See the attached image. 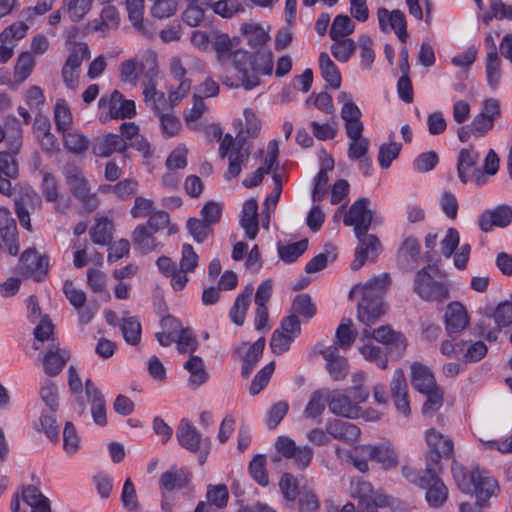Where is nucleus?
Here are the masks:
<instances>
[{"label":"nucleus","mask_w":512,"mask_h":512,"mask_svg":"<svg viewBox=\"0 0 512 512\" xmlns=\"http://www.w3.org/2000/svg\"><path fill=\"white\" fill-rule=\"evenodd\" d=\"M80 447V438L72 422H66L63 431V449L69 454H75Z\"/></svg>","instance_id":"nucleus-55"},{"label":"nucleus","mask_w":512,"mask_h":512,"mask_svg":"<svg viewBox=\"0 0 512 512\" xmlns=\"http://www.w3.org/2000/svg\"><path fill=\"white\" fill-rule=\"evenodd\" d=\"M14 206L20 225L27 231H32L30 216L42 207L40 195L32 186L23 185L14 199Z\"/></svg>","instance_id":"nucleus-7"},{"label":"nucleus","mask_w":512,"mask_h":512,"mask_svg":"<svg viewBox=\"0 0 512 512\" xmlns=\"http://www.w3.org/2000/svg\"><path fill=\"white\" fill-rule=\"evenodd\" d=\"M298 496L299 512H316L319 509L320 502L313 491L303 487Z\"/></svg>","instance_id":"nucleus-63"},{"label":"nucleus","mask_w":512,"mask_h":512,"mask_svg":"<svg viewBox=\"0 0 512 512\" xmlns=\"http://www.w3.org/2000/svg\"><path fill=\"white\" fill-rule=\"evenodd\" d=\"M253 286L247 285L242 293H240L229 312L231 321L237 326H242L245 321V314L250 306Z\"/></svg>","instance_id":"nucleus-33"},{"label":"nucleus","mask_w":512,"mask_h":512,"mask_svg":"<svg viewBox=\"0 0 512 512\" xmlns=\"http://www.w3.org/2000/svg\"><path fill=\"white\" fill-rule=\"evenodd\" d=\"M265 347V338L260 337L257 341H255L246 352L243 365L241 368V374L244 378H248L253 371L254 367L258 363L259 359L263 354V350Z\"/></svg>","instance_id":"nucleus-36"},{"label":"nucleus","mask_w":512,"mask_h":512,"mask_svg":"<svg viewBox=\"0 0 512 512\" xmlns=\"http://www.w3.org/2000/svg\"><path fill=\"white\" fill-rule=\"evenodd\" d=\"M49 259L38 254L35 250H25L19 260L18 272L26 277L41 281L48 273Z\"/></svg>","instance_id":"nucleus-9"},{"label":"nucleus","mask_w":512,"mask_h":512,"mask_svg":"<svg viewBox=\"0 0 512 512\" xmlns=\"http://www.w3.org/2000/svg\"><path fill=\"white\" fill-rule=\"evenodd\" d=\"M40 397L45 405L51 410V412H55L58 409V390L52 381L46 379L42 382L40 388Z\"/></svg>","instance_id":"nucleus-54"},{"label":"nucleus","mask_w":512,"mask_h":512,"mask_svg":"<svg viewBox=\"0 0 512 512\" xmlns=\"http://www.w3.org/2000/svg\"><path fill=\"white\" fill-rule=\"evenodd\" d=\"M420 251V244L415 237L406 238L397 254L399 267L403 271H411L414 269L418 263Z\"/></svg>","instance_id":"nucleus-25"},{"label":"nucleus","mask_w":512,"mask_h":512,"mask_svg":"<svg viewBox=\"0 0 512 512\" xmlns=\"http://www.w3.org/2000/svg\"><path fill=\"white\" fill-rule=\"evenodd\" d=\"M479 157V153L473 148H465L459 152L457 172L463 183H467L473 168L475 172L480 173V170L475 167Z\"/></svg>","instance_id":"nucleus-31"},{"label":"nucleus","mask_w":512,"mask_h":512,"mask_svg":"<svg viewBox=\"0 0 512 512\" xmlns=\"http://www.w3.org/2000/svg\"><path fill=\"white\" fill-rule=\"evenodd\" d=\"M444 323L449 336L462 332L469 323L466 308L460 302L448 304L444 315Z\"/></svg>","instance_id":"nucleus-14"},{"label":"nucleus","mask_w":512,"mask_h":512,"mask_svg":"<svg viewBox=\"0 0 512 512\" xmlns=\"http://www.w3.org/2000/svg\"><path fill=\"white\" fill-rule=\"evenodd\" d=\"M471 492L474 490L477 497V504L483 506L484 503L495 493L498 484L495 479L484 476L479 469H474L470 473Z\"/></svg>","instance_id":"nucleus-21"},{"label":"nucleus","mask_w":512,"mask_h":512,"mask_svg":"<svg viewBox=\"0 0 512 512\" xmlns=\"http://www.w3.org/2000/svg\"><path fill=\"white\" fill-rule=\"evenodd\" d=\"M383 314L384 310L382 308L381 297H362L361 301L358 303L357 317L366 328L375 324Z\"/></svg>","instance_id":"nucleus-23"},{"label":"nucleus","mask_w":512,"mask_h":512,"mask_svg":"<svg viewBox=\"0 0 512 512\" xmlns=\"http://www.w3.org/2000/svg\"><path fill=\"white\" fill-rule=\"evenodd\" d=\"M429 450L426 454L427 468L441 470V460L453 457L454 445L450 437L430 429L426 433Z\"/></svg>","instance_id":"nucleus-6"},{"label":"nucleus","mask_w":512,"mask_h":512,"mask_svg":"<svg viewBox=\"0 0 512 512\" xmlns=\"http://www.w3.org/2000/svg\"><path fill=\"white\" fill-rule=\"evenodd\" d=\"M240 225L249 239L253 240L256 238L259 229L258 202L256 199L251 198L244 202Z\"/></svg>","instance_id":"nucleus-27"},{"label":"nucleus","mask_w":512,"mask_h":512,"mask_svg":"<svg viewBox=\"0 0 512 512\" xmlns=\"http://www.w3.org/2000/svg\"><path fill=\"white\" fill-rule=\"evenodd\" d=\"M400 150L401 145L395 142L381 145L378 153L379 165L383 169L390 167L392 161L398 157Z\"/></svg>","instance_id":"nucleus-64"},{"label":"nucleus","mask_w":512,"mask_h":512,"mask_svg":"<svg viewBox=\"0 0 512 512\" xmlns=\"http://www.w3.org/2000/svg\"><path fill=\"white\" fill-rule=\"evenodd\" d=\"M127 148V142L120 135L114 133L98 136L92 141V152L97 157L106 158L115 152L124 153Z\"/></svg>","instance_id":"nucleus-12"},{"label":"nucleus","mask_w":512,"mask_h":512,"mask_svg":"<svg viewBox=\"0 0 512 512\" xmlns=\"http://www.w3.org/2000/svg\"><path fill=\"white\" fill-rule=\"evenodd\" d=\"M291 311L292 314H295L297 317L303 316L310 319L315 315L316 307L308 294H301L294 299Z\"/></svg>","instance_id":"nucleus-51"},{"label":"nucleus","mask_w":512,"mask_h":512,"mask_svg":"<svg viewBox=\"0 0 512 512\" xmlns=\"http://www.w3.org/2000/svg\"><path fill=\"white\" fill-rule=\"evenodd\" d=\"M512 222V207L509 205H499L493 210H487L481 214L479 226L482 231L488 232L494 226L506 227Z\"/></svg>","instance_id":"nucleus-17"},{"label":"nucleus","mask_w":512,"mask_h":512,"mask_svg":"<svg viewBox=\"0 0 512 512\" xmlns=\"http://www.w3.org/2000/svg\"><path fill=\"white\" fill-rule=\"evenodd\" d=\"M320 354L327 362V369L335 381L343 380L349 371L347 359L338 354L336 346H329L320 351Z\"/></svg>","instance_id":"nucleus-22"},{"label":"nucleus","mask_w":512,"mask_h":512,"mask_svg":"<svg viewBox=\"0 0 512 512\" xmlns=\"http://www.w3.org/2000/svg\"><path fill=\"white\" fill-rule=\"evenodd\" d=\"M350 493L353 498L359 500L358 504L374 502L377 496L383 495L382 493L374 492L371 483L363 480H352Z\"/></svg>","instance_id":"nucleus-42"},{"label":"nucleus","mask_w":512,"mask_h":512,"mask_svg":"<svg viewBox=\"0 0 512 512\" xmlns=\"http://www.w3.org/2000/svg\"><path fill=\"white\" fill-rule=\"evenodd\" d=\"M132 241L142 253H149L159 251L162 247L160 242H157L154 233L147 229V226L138 225L132 233Z\"/></svg>","instance_id":"nucleus-30"},{"label":"nucleus","mask_w":512,"mask_h":512,"mask_svg":"<svg viewBox=\"0 0 512 512\" xmlns=\"http://www.w3.org/2000/svg\"><path fill=\"white\" fill-rule=\"evenodd\" d=\"M355 29V24L347 15H338L334 18L330 29V37L332 40L338 38H346Z\"/></svg>","instance_id":"nucleus-48"},{"label":"nucleus","mask_w":512,"mask_h":512,"mask_svg":"<svg viewBox=\"0 0 512 512\" xmlns=\"http://www.w3.org/2000/svg\"><path fill=\"white\" fill-rule=\"evenodd\" d=\"M121 331L127 343L131 345L139 343L141 339V324L135 317H124Z\"/></svg>","instance_id":"nucleus-49"},{"label":"nucleus","mask_w":512,"mask_h":512,"mask_svg":"<svg viewBox=\"0 0 512 512\" xmlns=\"http://www.w3.org/2000/svg\"><path fill=\"white\" fill-rule=\"evenodd\" d=\"M319 66L324 80L333 88L338 89L341 86V75L326 52H322L319 56Z\"/></svg>","instance_id":"nucleus-37"},{"label":"nucleus","mask_w":512,"mask_h":512,"mask_svg":"<svg viewBox=\"0 0 512 512\" xmlns=\"http://www.w3.org/2000/svg\"><path fill=\"white\" fill-rule=\"evenodd\" d=\"M35 65V60L31 53L22 52L18 56L17 63L14 68V78L17 83L24 82L31 74Z\"/></svg>","instance_id":"nucleus-45"},{"label":"nucleus","mask_w":512,"mask_h":512,"mask_svg":"<svg viewBox=\"0 0 512 512\" xmlns=\"http://www.w3.org/2000/svg\"><path fill=\"white\" fill-rule=\"evenodd\" d=\"M8 151H0V193L5 196L12 194L11 179L19 174L18 164L14 159L22 146V133L18 129L16 134L6 138Z\"/></svg>","instance_id":"nucleus-3"},{"label":"nucleus","mask_w":512,"mask_h":512,"mask_svg":"<svg viewBox=\"0 0 512 512\" xmlns=\"http://www.w3.org/2000/svg\"><path fill=\"white\" fill-rule=\"evenodd\" d=\"M54 120L59 132L62 133L69 130L72 123V114L68 104L64 100L57 101L54 110Z\"/></svg>","instance_id":"nucleus-52"},{"label":"nucleus","mask_w":512,"mask_h":512,"mask_svg":"<svg viewBox=\"0 0 512 512\" xmlns=\"http://www.w3.org/2000/svg\"><path fill=\"white\" fill-rule=\"evenodd\" d=\"M307 247L308 241L304 239L290 245L278 246V253L283 261L291 263L298 259Z\"/></svg>","instance_id":"nucleus-53"},{"label":"nucleus","mask_w":512,"mask_h":512,"mask_svg":"<svg viewBox=\"0 0 512 512\" xmlns=\"http://www.w3.org/2000/svg\"><path fill=\"white\" fill-rule=\"evenodd\" d=\"M126 8L133 26L139 32L146 34L147 31L143 22L144 0H126Z\"/></svg>","instance_id":"nucleus-47"},{"label":"nucleus","mask_w":512,"mask_h":512,"mask_svg":"<svg viewBox=\"0 0 512 512\" xmlns=\"http://www.w3.org/2000/svg\"><path fill=\"white\" fill-rule=\"evenodd\" d=\"M85 393L88 402L91 404L93 421L100 426L107 424L106 402L102 392L96 387L91 379L85 381Z\"/></svg>","instance_id":"nucleus-18"},{"label":"nucleus","mask_w":512,"mask_h":512,"mask_svg":"<svg viewBox=\"0 0 512 512\" xmlns=\"http://www.w3.org/2000/svg\"><path fill=\"white\" fill-rule=\"evenodd\" d=\"M326 431L331 437L346 443H353L360 436V429L355 424L342 420L330 422Z\"/></svg>","instance_id":"nucleus-28"},{"label":"nucleus","mask_w":512,"mask_h":512,"mask_svg":"<svg viewBox=\"0 0 512 512\" xmlns=\"http://www.w3.org/2000/svg\"><path fill=\"white\" fill-rule=\"evenodd\" d=\"M434 267L429 265L418 270L414 277V292L424 301L442 302L449 298L448 287L434 279L432 272Z\"/></svg>","instance_id":"nucleus-4"},{"label":"nucleus","mask_w":512,"mask_h":512,"mask_svg":"<svg viewBox=\"0 0 512 512\" xmlns=\"http://www.w3.org/2000/svg\"><path fill=\"white\" fill-rule=\"evenodd\" d=\"M383 314L384 310L382 308L381 297H362L361 301L358 303L357 317L366 328L375 324Z\"/></svg>","instance_id":"nucleus-24"},{"label":"nucleus","mask_w":512,"mask_h":512,"mask_svg":"<svg viewBox=\"0 0 512 512\" xmlns=\"http://www.w3.org/2000/svg\"><path fill=\"white\" fill-rule=\"evenodd\" d=\"M70 359L67 350L61 348L58 343H50L43 355V369L47 376L54 377L61 373Z\"/></svg>","instance_id":"nucleus-13"},{"label":"nucleus","mask_w":512,"mask_h":512,"mask_svg":"<svg viewBox=\"0 0 512 512\" xmlns=\"http://www.w3.org/2000/svg\"><path fill=\"white\" fill-rule=\"evenodd\" d=\"M265 456L264 455H256L249 464V472L254 478V480L262 485L267 486L269 483V478L265 469Z\"/></svg>","instance_id":"nucleus-58"},{"label":"nucleus","mask_w":512,"mask_h":512,"mask_svg":"<svg viewBox=\"0 0 512 512\" xmlns=\"http://www.w3.org/2000/svg\"><path fill=\"white\" fill-rule=\"evenodd\" d=\"M486 76L490 87L495 88L501 77L500 60L496 44L492 42L486 57Z\"/></svg>","instance_id":"nucleus-40"},{"label":"nucleus","mask_w":512,"mask_h":512,"mask_svg":"<svg viewBox=\"0 0 512 512\" xmlns=\"http://www.w3.org/2000/svg\"><path fill=\"white\" fill-rule=\"evenodd\" d=\"M232 61L235 68L238 71V79L241 82V86L246 90H252L259 85V78L254 74L250 73L246 68V64L251 65L252 56L245 50L237 49L232 53Z\"/></svg>","instance_id":"nucleus-19"},{"label":"nucleus","mask_w":512,"mask_h":512,"mask_svg":"<svg viewBox=\"0 0 512 512\" xmlns=\"http://www.w3.org/2000/svg\"><path fill=\"white\" fill-rule=\"evenodd\" d=\"M390 283L391 278L389 274L382 273L368 280L363 285H356L351 291V294L359 291L362 294V297H381V294L387 290Z\"/></svg>","instance_id":"nucleus-29"},{"label":"nucleus","mask_w":512,"mask_h":512,"mask_svg":"<svg viewBox=\"0 0 512 512\" xmlns=\"http://www.w3.org/2000/svg\"><path fill=\"white\" fill-rule=\"evenodd\" d=\"M441 470L427 468L429 477L426 479L428 485L421 486L420 488L426 490V500L432 507H440L444 504L447 499L448 492L447 488L441 479L438 477V473Z\"/></svg>","instance_id":"nucleus-15"},{"label":"nucleus","mask_w":512,"mask_h":512,"mask_svg":"<svg viewBox=\"0 0 512 512\" xmlns=\"http://www.w3.org/2000/svg\"><path fill=\"white\" fill-rule=\"evenodd\" d=\"M28 29V25L24 22L13 23L0 33V42L10 44L13 40H20L25 37Z\"/></svg>","instance_id":"nucleus-60"},{"label":"nucleus","mask_w":512,"mask_h":512,"mask_svg":"<svg viewBox=\"0 0 512 512\" xmlns=\"http://www.w3.org/2000/svg\"><path fill=\"white\" fill-rule=\"evenodd\" d=\"M176 437L179 444L190 452H197L201 446L202 435L187 419H182L177 427Z\"/></svg>","instance_id":"nucleus-26"},{"label":"nucleus","mask_w":512,"mask_h":512,"mask_svg":"<svg viewBox=\"0 0 512 512\" xmlns=\"http://www.w3.org/2000/svg\"><path fill=\"white\" fill-rule=\"evenodd\" d=\"M62 138L64 147L73 154L82 155L88 150L89 140L79 131L69 129L62 132Z\"/></svg>","instance_id":"nucleus-35"},{"label":"nucleus","mask_w":512,"mask_h":512,"mask_svg":"<svg viewBox=\"0 0 512 512\" xmlns=\"http://www.w3.org/2000/svg\"><path fill=\"white\" fill-rule=\"evenodd\" d=\"M273 371L274 362H270L256 374L249 387L251 395H257L268 384Z\"/></svg>","instance_id":"nucleus-62"},{"label":"nucleus","mask_w":512,"mask_h":512,"mask_svg":"<svg viewBox=\"0 0 512 512\" xmlns=\"http://www.w3.org/2000/svg\"><path fill=\"white\" fill-rule=\"evenodd\" d=\"M377 18L381 31L387 32L389 24L399 40L401 42H406L408 37L407 24L405 15L401 10L396 9L390 12L388 9L380 7L377 10Z\"/></svg>","instance_id":"nucleus-11"},{"label":"nucleus","mask_w":512,"mask_h":512,"mask_svg":"<svg viewBox=\"0 0 512 512\" xmlns=\"http://www.w3.org/2000/svg\"><path fill=\"white\" fill-rule=\"evenodd\" d=\"M251 69L254 73L270 75L273 71V53L270 49H259L252 56Z\"/></svg>","instance_id":"nucleus-41"},{"label":"nucleus","mask_w":512,"mask_h":512,"mask_svg":"<svg viewBox=\"0 0 512 512\" xmlns=\"http://www.w3.org/2000/svg\"><path fill=\"white\" fill-rule=\"evenodd\" d=\"M187 229L193 239L199 243L203 242L211 232V225L204 219L190 218L187 221Z\"/></svg>","instance_id":"nucleus-61"},{"label":"nucleus","mask_w":512,"mask_h":512,"mask_svg":"<svg viewBox=\"0 0 512 512\" xmlns=\"http://www.w3.org/2000/svg\"><path fill=\"white\" fill-rule=\"evenodd\" d=\"M184 368L189 371V383L195 387H199L207 380V372L204 369L202 358L199 356H191L185 363Z\"/></svg>","instance_id":"nucleus-43"},{"label":"nucleus","mask_w":512,"mask_h":512,"mask_svg":"<svg viewBox=\"0 0 512 512\" xmlns=\"http://www.w3.org/2000/svg\"><path fill=\"white\" fill-rule=\"evenodd\" d=\"M360 352L366 360L375 363L381 369H386L388 359L381 347L365 344L360 348Z\"/></svg>","instance_id":"nucleus-57"},{"label":"nucleus","mask_w":512,"mask_h":512,"mask_svg":"<svg viewBox=\"0 0 512 512\" xmlns=\"http://www.w3.org/2000/svg\"><path fill=\"white\" fill-rule=\"evenodd\" d=\"M333 41L334 44L331 46L332 55L340 62H347L355 52V42L350 38H338Z\"/></svg>","instance_id":"nucleus-46"},{"label":"nucleus","mask_w":512,"mask_h":512,"mask_svg":"<svg viewBox=\"0 0 512 512\" xmlns=\"http://www.w3.org/2000/svg\"><path fill=\"white\" fill-rule=\"evenodd\" d=\"M247 137L245 130H240L235 138L230 134H226L220 144L219 154L222 158H228L229 165L225 173L226 179L237 177L244 166L249 160L250 146L247 144Z\"/></svg>","instance_id":"nucleus-2"},{"label":"nucleus","mask_w":512,"mask_h":512,"mask_svg":"<svg viewBox=\"0 0 512 512\" xmlns=\"http://www.w3.org/2000/svg\"><path fill=\"white\" fill-rule=\"evenodd\" d=\"M241 32L246 37L248 45L255 51L267 48L265 44L269 39V35L262 27L253 24H243Z\"/></svg>","instance_id":"nucleus-38"},{"label":"nucleus","mask_w":512,"mask_h":512,"mask_svg":"<svg viewBox=\"0 0 512 512\" xmlns=\"http://www.w3.org/2000/svg\"><path fill=\"white\" fill-rule=\"evenodd\" d=\"M191 480V473L187 470L171 469L164 472L159 480L160 487L167 491L185 488Z\"/></svg>","instance_id":"nucleus-34"},{"label":"nucleus","mask_w":512,"mask_h":512,"mask_svg":"<svg viewBox=\"0 0 512 512\" xmlns=\"http://www.w3.org/2000/svg\"><path fill=\"white\" fill-rule=\"evenodd\" d=\"M98 105L99 108L108 107L112 119L131 118L136 114L135 102L124 99L118 90H114L109 97L102 96Z\"/></svg>","instance_id":"nucleus-10"},{"label":"nucleus","mask_w":512,"mask_h":512,"mask_svg":"<svg viewBox=\"0 0 512 512\" xmlns=\"http://www.w3.org/2000/svg\"><path fill=\"white\" fill-rule=\"evenodd\" d=\"M119 25L118 11L114 6H106L102 9L100 19L95 20L93 28L95 31L105 32L110 29H117Z\"/></svg>","instance_id":"nucleus-44"},{"label":"nucleus","mask_w":512,"mask_h":512,"mask_svg":"<svg viewBox=\"0 0 512 512\" xmlns=\"http://www.w3.org/2000/svg\"><path fill=\"white\" fill-rule=\"evenodd\" d=\"M351 326L352 321L350 319H343L336 330V341L343 349L350 348L355 341L356 334L352 331Z\"/></svg>","instance_id":"nucleus-59"},{"label":"nucleus","mask_w":512,"mask_h":512,"mask_svg":"<svg viewBox=\"0 0 512 512\" xmlns=\"http://www.w3.org/2000/svg\"><path fill=\"white\" fill-rule=\"evenodd\" d=\"M65 180L69 192L82 203L86 211L91 212L97 208L98 200L91 193V185L79 167L68 165L65 168Z\"/></svg>","instance_id":"nucleus-5"},{"label":"nucleus","mask_w":512,"mask_h":512,"mask_svg":"<svg viewBox=\"0 0 512 512\" xmlns=\"http://www.w3.org/2000/svg\"><path fill=\"white\" fill-rule=\"evenodd\" d=\"M373 219V212L369 208V199L362 197L356 200L345 214L343 223L346 226H353L356 238L359 241V247L355 251V259L351 264V269L359 270L368 259L369 254L377 253L380 248L379 239L372 234H368Z\"/></svg>","instance_id":"nucleus-1"},{"label":"nucleus","mask_w":512,"mask_h":512,"mask_svg":"<svg viewBox=\"0 0 512 512\" xmlns=\"http://www.w3.org/2000/svg\"><path fill=\"white\" fill-rule=\"evenodd\" d=\"M412 372V385L420 393L429 392L438 388L435 383V378L432 372L426 366L414 363L411 366Z\"/></svg>","instance_id":"nucleus-32"},{"label":"nucleus","mask_w":512,"mask_h":512,"mask_svg":"<svg viewBox=\"0 0 512 512\" xmlns=\"http://www.w3.org/2000/svg\"><path fill=\"white\" fill-rule=\"evenodd\" d=\"M423 394L427 395V400L422 407V413L426 417H432L443 405V391L438 387Z\"/></svg>","instance_id":"nucleus-56"},{"label":"nucleus","mask_w":512,"mask_h":512,"mask_svg":"<svg viewBox=\"0 0 512 512\" xmlns=\"http://www.w3.org/2000/svg\"><path fill=\"white\" fill-rule=\"evenodd\" d=\"M328 402V391H315L306 408L304 414L307 418H315L322 414L325 409V402Z\"/></svg>","instance_id":"nucleus-50"},{"label":"nucleus","mask_w":512,"mask_h":512,"mask_svg":"<svg viewBox=\"0 0 512 512\" xmlns=\"http://www.w3.org/2000/svg\"><path fill=\"white\" fill-rule=\"evenodd\" d=\"M328 407L331 413L346 418H357L361 411L348 395L339 390L328 393Z\"/></svg>","instance_id":"nucleus-16"},{"label":"nucleus","mask_w":512,"mask_h":512,"mask_svg":"<svg viewBox=\"0 0 512 512\" xmlns=\"http://www.w3.org/2000/svg\"><path fill=\"white\" fill-rule=\"evenodd\" d=\"M112 232L113 223L107 218H99L89 233L95 244L105 246L110 244L113 237Z\"/></svg>","instance_id":"nucleus-39"},{"label":"nucleus","mask_w":512,"mask_h":512,"mask_svg":"<svg viewBox=\"0 0 512 512\" xmlns=\"http://www.w3.org/2000/svg\"><path fill=\"white\" fill-rule=\"evenodd\" d=\"M90 56V50L86 43L79 42L72 46L62 68V78L68 88L76 90L79 82L78 69L82 65V62L89 59Z\"/></svg>","instance_id":"nucleus-8"},{"label":"nucleus","mask_w":512,"mask_h":512,"mask_svg":"<svg viewBox=\"0 0 512 512\" xmlns=\"http://www.w3.org/2000/svg\"><path fill=\"white\" fill-rule=\"evenodd\" d=\"M358 451L367 455L372 461L379 463L384 469L395 467L398 463L396 452L389 445H359Z\"/></svg>","instance_id":"nucleus-20"}]
</instances>
